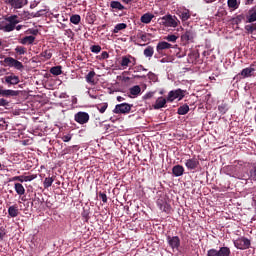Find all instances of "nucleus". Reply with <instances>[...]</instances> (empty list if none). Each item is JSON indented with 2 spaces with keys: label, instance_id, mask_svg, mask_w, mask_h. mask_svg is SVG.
<instances>
[{
  "label": "nucleus",
  "instance_id": "f257e3e1",
  "mask_svg": "<svg viewBox=\"0 0 256 256\" xmlns=\"http://www.w3.org/2000/svg\"><path fill=\"white\" fill-rule=\"evenodd\" d=\"M3 66L4 67H10V68H14L18 71H22L24 69V65L22 62L18 61L17 59L15 58H12V57H7V58H4L3 60Z\"/></svg>",
  "mask_w": 256,
  "mask_h": 256
},
{
  "label": "nucleus",
  "instance_id": "f03ea898",
  "mask_svg": "<svg viewBox=\"0 0 256 256\" xmlns=\"http://www.w3.org/2000/svg\"><path fill=\"white\" fill-rule=\"evenodd\" d=\"M196 37V32L190 28L186 29L183 34H181V43H183L184 46H187L189 43L194 42V39Z\"/></svg>",
  "mask_w": 256,
  "mask_h": 256
},
{
  "label": "nucleus",
  "instance_id": "7ed1b4c3",
  "mask_svg": "<svg viewBox=\"0 0 256 256\" xmlns=\"http://www.w3.org/2000/svg\"><path fill=\"white\" fill-rule=\"evenodd\" d=\"M133 104H128V103H122V104H117L114 109L113 113L117 115H127L132 111Z\"/></svg>",
  "mask_w": 256,
  "mask_h": 256
},
{
  "label": "nucleus",
  "instance_id": "20e7f679",
  "mask_svg": "<svg viewBox=\"0 0 256 256\" xmlns=\"http://www.w3.org/2000/svg\"><path fill=\"white\" fill-rule=\"evenodd\" d=\"M160 20H161L160 24L166 27L176 28L179 23V20L175 16H172L170 14L165 15L164 17L160 18Z\"/></svg>",
  "mask_w": 256,
  "mask_h": 256
},
{
  "label": "nucleus",
  "instance_id": "39448f33",
  "mask_svg": "<svg viewBox=\"0 0 256 256\" xmlns=\"http://www.w3.org/2000/svg\"><path fill=\"white\" fill-rule=\"evenodd\" d=\"M185 96V90L183 89H175V90H171L168 93L167 96V102L168 103H172L173 101H175L176 99H178L179 101H181Z\"/></svg>",
  "mask_w": 256,
  "mask_h": 256
},
{
  "label": "nucleus",
  "instance_id": "423d86ee",
  "mask_svg": "<svg viewBox=\"0 0 256 256\" xmlns=\"http://www.w3.org/2000/svg\"><path fill=\"white\" fill-rule=\"evenodd\" d=\"M233 244L236 249L244 251L250 248L251 241L246 237H240L233 241Z\"/></svg>",
  "mask_w": 256,
  "mask_h": 256
},
{
  "label": "nucleus",
  "instance_id": "0eeeda50",
  "mask_svg": "<svg viewBox=\"0 0 256 256\" xmlns=\"http://www.w3.org/2000/svg\"><path fill=\"white\" fill-rule=\"evenodd\" d=\"M206 256H231V249L229 247H220V250L211 248L206 252Z\"/></svg>",
  "mask_w": 256,
  "mask_h": 256
},
{
  "label": "nucleus",
  "instance_id": "6e6552de",
  "mask_svg": "<svg viewBox=\"0 0 256 256\" xmlns=\"http://www.w3.org/2000/svg\"><path fill=\"white\" fill-rule=\"evenodd\" d=\"M74 120H75L76 123L84 125L86 123H89V121H90V114L86 113V112H82V111L77 112L74 115Z\"/></svg>",
  "mask_w": 256,
  "mask_h": 256
},
{
  "label": "nucleus",
  "instance_id": "1a4fd4ad",
  "mask_svg": "<svg viewBox=\"0 0 256 256\" xmlns=\"http://www.w3.org/2000/svg\"><path fill=\"white\" fill-rule=\"evenodd\" d=\"M8 5L15 10L23 9L29 1L28 0H7Z\"/></svg>",
  "mask_w": 256,
  "mask_h": 256
},
{
  "label": "nucleus",
  "instance_id": "9d476101",
  "mask_svg": "<svg viewBox=\"0 0 256 256\" xmlns=\"http://www.w3.org/2000/svg\"><path fill=\"white\" fill-rule=\"evenodd\" d=\"M200 161L193 157L185 161V167L187 170L193 171L199 168Z\"/></svg>",
  "mask_w": 256,
  "mask_h": 256
},
{
  "label": "nucleus",
  "instance_id": "9b49d317",
  "mask_svg": "<svg viewBox=\"0 0 256 256\" xmlns=\"http://www.w3.org/2000/svg\"><path fill=\"white\" fill-rule=\"evenodd\" d=\"M167 242L172 249H178L181 245V240L178 236H167Z\"/></svg>",
  "mask_w": 256,
  "mask_h": 256
},
{
  "label": "nucleus",
  "instance_id": "f8f14e48",
  "mask_svg": "<svg viewBox=\"0 0 256 256\" xmlns=\"http://www.w3.org/2000/svg\"><path fill=\"white\" fill-rule=\"evenodd\" d=\"M4 82L6 84H8V87H11V86L18 85L20 80L17 75L12 74V75L4 77Z\"/></svg>",
  "mask_w": 256,
  "mask_h": 256
},
{
  "label": "nucleus",
  "instance_id": "ddd939ff",
  "mask_svg": "<svg viewBox=\"0 0 256 256\" xmlns=\"http://www.w3.org/2000/svg\"><path fill=\"white\" fill-rule=\"evenodd\" d=\"M3 86L0 85V96L2 97H17L19 95L18 91L12 89H2Z\"/></svg>",
  "mask_w": 256,
  "mask_h": 256
},
{
  "label": "nucleus",
  "instance_id": "4468645a",
  "mask_svg": "<svg viewBox=\"0 0 256 256\" xmlns=\"http://www.w3.org/2000/svg\"><path fill=\"white\" fill-rule=\"evenodd\" d=\"M172 48V44L171 43H167L165 41L159 42L158 46H156V51H158V53L160 55L163 54V51L165 50H169Z\"/></svg>",
  "mask_w": 256,
  "mask_h": 256
},
{
  "label": "nucleus",
  "instance_id": "2eb2a0df",
  "mask_svg": "<svg viewBox=\"0 0 256 256\" xmlns=\"http://www.w3.org/2000/svg\"><path fill=\"white\" fill-rule=\"evenodd\" d=\"M156 204L159 209L165 213H169L171 211V206L165 200L159 199Z\"/></svg>",
  "mask_w": 256,
  "mask_h": 256
},
{
  "label": "nucleus",
  "instance_id": "dca6fc26",
  "mask_svg": "<svg viewBox=\"0 0 256 256\" xmlns=\"http://www.w3.org/2000/svg\"><path fill=\"white\" fill-rule=\"evenodd\" d=\"M177 14L183 22L188 21L191 17L190 10L186 8H184L183 10H178Z\"/></svg>",
  "mask_w": 256,
  "mask_h": 256
},
{
  "label": "nucleus",
  "instance_id": "f3484780",
  "mask_svg": "<svg viewBox=\"0 0 256 256\" xmlns=\"http://www.w3.org/2000/svg\"><path fill=\"white\" fill-rule=\"evenodd\" d=\"M184 172H185V169L181 165H175L172 168V174L174 177H181L183 176Z\"/></svg>",
  "mask_w": 256,
  "mask_h": 256
},
{
  "label": "nucleus",
  "instance_id": "a211bd4d",
  "mask_svg": "<svg viewBox=\"0 0 256 256\" xmlns=\"http://www.w3.org/2000/svg\"><path fill=\"white\" fill-rule=\"evenodd\" d=\"M8 215L10 218H17L19 215V208L17 205L9 206Z\"/></svg>",
  "mask_w": 256,
  "mask_h": 256
},
{
  "label": "nucleus",
  "instance_id": "6ab92c4d",
  "mask_svg": "<svg viewBox=\"0 0 256 256\" xmlns=\"http://www.w3.org/2000/svg\"><path fill=\"white\" fill-rule=\"evenodd\" d=\"M166 103H167V98L165 99L164 97H159L158 99H156V102L154 104V109L159 110L165 107Z\"/></svg>",
  "mask_w": 256,
  "mask_h": 256
},
{
  "label": "nucleus",
  "instance_id": "aec40b11",
  "mask_svg": "<svg viewBox=\"0 0 256 256\" xmlns=\"http://www.w3.org/2000/svg\"><path fill=\"white\" fill-rule=\"evenodd\" d=\"M246 19V23H253L256 21V8H252L250 11H248Z\"/></svg>",
  "mask_w": 256,
  "mask_h": 256
},
{
  "label": "nucleus",
  "instance_id": "412c9836",
  "mask_svg": "<svg viewBox=\"0 0 256 256\" xmlns=\"http://www.w3.org/2000/svg\"><path fill=\"white\" fill-rule=\"evenodd\" d=\"M154 19V15L152 13H144L142 16H141V22L143 24H149L151 23V21Z\"/></svg>",
  "mask_w": 256,
  "mask_h": 256
},
{
  "label": "nucleus",
  "instance_id": "4be33fe9",
  "mask_svg": "<svg viewBox=\"0 0 256 256\" xmlns=\"http://www.w3.org/2000/svg\"><path fill=\"white\" fill-rule=\"evenodd\" d=\"M95 77H96V72H95V71H90V72L86 75V82H87L89 85H96Z\"/></svg>",
  "mask_w": 256,
  "mask_h": 256
},
{
  "label": "nucleus",
  "instance_id": "5701e85b",
  "mask_svg": "<svg viewBox=\"0 0 256 256\" xmlns=\"http://www.w3.org/2000/svg\"><path fill=\"white\" fill-rule=\"evenodd\" d=\"M255 72V68H252V66L250 68H244L241 70V73L239 75H241L244 78H248L252 76V73Z\"/></svg>",
  "mask_w": 256,
  "mask_h": 256
},
{
  "label": "nucleus",
  "instance_id": "b1692460",
  "mask_svg": "<svg viewBox=\"0 0 256 256\" xmlns=\"http://www.w3.org/2000/svg\"><path fill=\"white\" fill-rule=\"evenodd\" d=\"M131 63L132 60L130 59V55H126L122 57V60L120 61V66H122L123 69H127Z\"/></svg>",
  "mask_w": 256,
  "mask_h": 256
},
{
  "label": "nucleus",
  "instance_id": "393cba45",
  "mask_svg": "<svg viewBox=\"0 0 256 256\" xmlns=\"http://www.w3.org/2000/svg\"><path fill=\"white\" fill-rule=\"evenodd\" d=\"M14 189H15L16 194H18L20 196L25 195V187L22 184L15 183L14 184Z\"/></svg>",
  "mask_w": 256,
  "mask_h": 256
},
{
  "label": "nucleus",
  "instance_id": "a878e982",
  "mask_svg": "<svg viewBox=\"0 0 256 256\" xmlns=\"http://www.w3.org/2000/svg\"><path fill=\"white\" fill-rule=\"evenodd\" d=\"M15 26L16 25L10 23H7L6 25L0 24V30L3 32H12L15 30Z\"/></svg>",
  "mask_w": 256,
  "mask_h": 256
},
{
  "label": "nucleus",
  "instance_id": "bb28decb",
  "mask_svg": "<svg viewBox=\"0 0 256 256\" xmlns=\"http://www.w3.org/2000/svg\"><path fill=\"white\" fill-rule=\"evenodd\" d=\"M245 15L244 14H240L238 16H236L235 18H232V25H236L238 26L239 24H241L243 21H245Z\"/></svg>",
  "mask_w": 256,
  "mask_h": 256
},
{
  "label": "nucleus",
  "instance_id": "cd10ccee",
  "mask_svg": "<svg viewBox=\"0 0 256 256\" xmlns=\"http://www.w3.org/2000/svg\"><path fill=\"white\" fill-rule=\"evenodd\" d=\"M129 93L132 96H139L141 94V87L139 85H135L129 89Z\"/></svg>",
  "mask_w": 256,
  "mask_h": 256
},
{
  "label": "nucleus",
  "instance_id": "c85d7f7f",
  "mask_svg": "<svg viewBox=\"0 0 256 256\" xmlns=\"http://www.w3.org/2000/svg\"><path fill=\"white\" fill-rule=\"evenodd\" d=\"M190 111V108H189V105L188 104H184V105H181L179 108H178V114L183 116V115H187Z\"/></svg>",
  "mask_w": 256,
  "mask_h": 256
},
{
  "label": "nucleus",
  "instance_id": "c756f323",
  "mask_svg": "<svg viewBox=\"0 0 256 256\" xmlns=\"http://www.w3.org/2000/svg\"><path fill=\"white\" fill-rule=\"evenodd\" d=\"M35 39L36 38L34 36H26L25 38L20 40V43L22 45H26V44L32 45L35 42Z\"/></svg>",
  "mask_w": 256,
  "mask_h": 256
},
{
  "label": "nucleus",
  "instance_id": "7c9ffc66",
  "mask_svg": "<svg viewBox=\"0 0 256 256\" xmlns=\"http://www.w3.org/2000/svg\"><path fill=\"white\" fill-rule=\"evenodd\" d=\"M18 18H19V17H18L17 15H12V16H9V17L5 18V20H6L7 22H9V24H12V25H14V26H17V25L20 23V21H19Z\"/></svg>",
  "mask_w": 256,
  "mask_h": 256
},
{
  "label": "nucleus",
  "instance_id": "2f4dec72",
  "mask_svg": "<svg viewBox=\"0 0 256 256\" xmlns=\"http://www.w3.org/2000/svg\"><path fill=\"white\" fill-rule=\"evenodd\" d=\"M127 29V24L126 23H118L116 26H114V29H113V34H117L118 32L120 31H123Z\"/></svg>",
  "mask_w": 256,
  "mask_h": 256
},
{
  "label": "nucleus",
  "instance_id": "473e14b6",
  "mask_svg": "<svg viewBox=\"0 0 256 256\" xmlns=\"http://www.w3.org/2000/svg\"><path fill=\"white\" fill-rule=\"evenodd\" d=\"M110 7L118 11H123L125 9L124 6L121 4V2H118V1H112L110 3Z\"/></svg>",
  "mask_w": 256,
  "mask_h": 256
},
{
  "label": "nucleus",
  "instance_id": "72a5a7b5",
  "mask_svg": "<svg viewBox=\"0 0 256 256\" xmlns=\"http://www.w3.org/2000/svg\"><path fill=\"white\" fill-rule=\"evenodd\" d=\"M50 73L53 76H60L62 74V66H55L50 68Z\"/></svg>",
  "mask_w": 256,
  "mask_h": 256
},
{
  "label": "nucleus",
  "instance_id": "f704fd0d",
  "mask_svg": "<svg viewBox=\"0 0 256 256\" xmlns=\"http://www.w3.org/2000/svg\"><path fill=\"white\" fill-rule=\"evenodd\" d=\"M143 55H144V57H147V58L153 57V55H154L153 47L152 46H148L146 49H144Z\"/></svg>",
  "mask_w": 256,
  "mask_h": 256
},
{
  "label": "nucleus",
  "instance_id": "c9c22d12",
  "mask_svg": "<svg viewBox=\"0 0 256 256\" xmlns=\"http://www.w3.org/2000/svg\"><path fill=\"white\" fill-rule=\"evenodd\" d=\"M108 103H102L96 105V109H98L99 113L104 114L108 109Z\"/></svg>",
  "mask_w": 256,
  "mask_h": 256
},
{
  "label": "nucleus",
  "instance_id": "e433bc0d",
  "mask_svg": "<svg viewBox=\"0 0 256 256\" xmlns=\"http://www.w3.org/2000/svg\"><path fill=\"white\" fill-rule=\"evenodd\" d=\"M53 183H54L53 177H46L43 183L44 189L50 188L51 185H53Z\"/></svg>",
  "mask_w": 256,
  "mask_h": 256
},
{
  "label": "nucleus",
  "instance_id": "4c0bfd02",
  "mask_svg": "<svg viewBox=\"0 0 256 256\" xmlns=\"http://www.w3.org/2000/svg\"><path fill=\"white\" fill-rule=\"evenodd\" d=\"M227 4L229 9L237 10L239 8V4L237 0H228Z\"/></svg>",
  "mask_w": 256,
  "mask_h": 256
},
{
  "label": "nucleus",
  "instance_id": "58836bf2",
  "mask_svg": "<svg viewBox=\"0 0 256 256\" xmlns=\"http://www.w3.org/2000/svg\"><path fill=\"white\" fill-rule=\"evenodd\" d=\"M40 57H43L45 60H49L51 57H53V53L51 50H45L42 53H40Z\"/></svg>",
  "mask_w": 256,
  "mask_h": 256
},
{
  "label": "nucleus",
  "instance_id": "ea45409f",
  "mask_svg": "<svg viewBox=\"0 0 256 256\" xmlns=\"http://www.w3.org/2000/svg\"><path fill=\"white\" fill-rule=\"evenodd\" d=\"M80 21H81V17L78 14H75L70 17V22L74 25H79Z\"/></svg>",
  "mask_w": 256,
  "mask_h": 256
},
{
  "label": "nucleus",
  "instance_id": "a19ab883",
  "mask_svg": "<svg viewBox=\"0 0 256 256\" xmlns=\"http://www.w3.org/2000/svg\"><path fill=\"white\" fill-rule=\"evenodd\" d=\"M245 30L247 31L248 34H253L254 31H256V23L246 25Z\"/></svg>",
  "mask_w": 256,
  "mask_h": 256
},
{
  "label": "nucleus",
  "instance_id": "79ce46f5",
  "mask_svg": "<svg viewBox=\"0 0 256 256\" xmlns=\"http://www.w3.org/2000/svg\"><path fill=\"white\" fill-rule=\"evenodd\" d=\"M137 39H141V41L143 42H147L148 41V38H147V33L146 32H137V35H136Z\"/></svg>",
  "mask_w": 256,
  "mask_h": 256
},
{
  "label": "nucleus",
  "instance_id": "37998d69",
  "mask_svg": "<svg viewBox=\"0 0 256 256\" xmlns=\"http://www.w3.org/2000/svg\"><path fill=\"white\" fill-rule=\"evenodd\" d=\"M227 111H229L227 104L223 103V104L218 105V112H220L222 115L226 114Z\"/></svg>",
  "mask_w": 256,
  "mask_h": 256
},
{
  "label": "nucleus",
  "instance_id": "c03bdc74",
  "mask_svg": "<svg viewBox=\"0 0 256 256\" xmlns=\"http://www.w3.org/2000/svg\"><path fill=\"white\" fill-rule=\"evenodd\" d=\"M6 237H7V230L4 226H1L0 227V242L4 241Z\"/></svg>",
  "mask_w": 256,
  "mask_h": 256
},
{
  "label": "nucleus",
  "instance_id": "a18cd8bd",
  "mask_svg": "<svg viewBox=\"0 0 256 256\" xmlns=\"http://www.w3.org/2000/svg\"><path fill=\"white\" fill-rule=\"evenodd\" d=\"M224 16H227V11L225 10V8L218 9L216 17L223 18Z\"/></svg>",
  "mask_w": 256,
  "mask_h": 256
},
{
  "label": "nucleus",
  "instance_id": "49530a36",
  "mask_svg": "<svg viewBox=\"0 0 256 256\" xmlns=\"http://www.w3.org/2000/svg\"><path fill=\"white\" fill-rule=\"evenodd\" d=\"M15 52L18 53L20 56L25 55L26 53V48L23 46H18L15 48Z\"/></svg>",
  "mask_w": 256,
  "mask_h": 256
},
{
  "label": "nucleus",
  "instance_id": "de8ad7c7",
  "mask_svg": "<svg viewBox=\"0 0 256 256\" xmlns=\"http://www.w3.org/2000/svg\"><path fill=\"white\" fill-rule=\"evenodd\" d=\"M166 41H169V42H172V43H175L178 39V37L175 35V34H172V35H168L164 38Z\"/></svg>",
  "mask_w": 256,
  "mask_h": 256
},
{
  "label": "nucleus",
  "instance_id": "09e8293b",
  "mask_svg": "<svg viewBox=\"0 0 256 256\" xmlns=\"http://www.w3.org/2000/svg\"><path fill=\"white\" fill-rule=\"evenodd\" d=\"M90 51H92L95 54H98L99 52L102 51V47L99 45H93L90 47Z\"/></svg>",
  "mask_w": 256,
  "mask_h": 256
},
{
  "label": "nucleus",
  "instance_id": "8fccbe9b",
  "mask_svg": "<svg viewBox=\"0 0 256 256\" xmlns=\"http://www.w3.org/2000/svg\"><path fill=\"white\" fill-rule=\"evenodd\" d=\"M99 199H101L102 202L107 203L108 202V196L104 192H99Z\"/></svg>",
  "mask_w": 256,
  "mask_h": 256
},
{
  "label": "nucleus",
  "instance_id": "3c124183",
  "mask_svg": "<svg viewBox=\"0 0 256 256\" xmlns=\"http://www.w3.org/2000/svg\"><path fill=\"white\" fill-rule=\"evenodd\" d=\"M148 79L152 82H157L158 80V77L156 74L152 73V72H149L148 73Z\"/></svg>",
  "mask_w": 256,
  "mask_h": 256
},
{
  "label": "nucleus",
  "instance_id": "603ef678",
  "mask_svg": "<svg viewBox=\"0 0 256 256\" xmlns=\"http://www.w3.org/2000/svg\"><path fill=\"white\" fill-rule=\"evenodd\" d=\"M250 178L253 181H256V166H254L251 170H250Z\"/></svg>",
  "mask_w": 256,
  "mask_h": 256
},
{
  "label": "nucleus",
  "instance_id": "864d4df0",
  "mask_svg": "<svg viewBox=\"0 0 256 256\" xmlns=\"http://www.w3.org/2000/svg\"><path fill=\"white\" fill-rule=\"evenodd\" d=\"M72 140V134H67V135H63L62 136V141L64 142V143H68V142H70Z\"/></svg>",
  "mask_w": 256,
  "mask_h": 256
},
{
  "label": "nucleus",
  "instance_id": "5fc2aeb1",
  "mask_svg": "<svg viewBox=\"0 0 256 256\" xmlns=\"http://www.w3.org/2000/svg\"><path fill=\"white\" fill-rule=\"evenodd\" d=\"M24 176H14L13 178H12V181L14 182V181H19L20 183H23L24 182Z\"/></svg>",
  "mask_w": 256,
  "mask_h": 256
},
{
  "label": "nucleus",
  "instance_id": "6e6d98bb",
  "mask_svg": "<svg viewBox=\"0 0 256 256\" xmlns=\"http://www.w3.org/2000/svg\"><path fill=\"white\" fill-rule=\"evenodd\" d=\"M141 71L147 72V69L144 68L142 65L134 68V72H141Z\"/></svg>",
  "mask_w": 256,
  "mask_h": 256
},
{
  "label": "nucleus",
  "instance_id": "4d7b16f0",
  "mask_svg": "<svg viewBox=\"0 0 256 256\" xmlns=\"http://www.w3.org/2000/svg\"><path fill=\"white\" fill-rule=\"evenodd\" d=\"M9 104L6 99H0V107H7Z\"/></svg>",
  "mask_w": 256,
  "mask_h": 256
},
{
  "label": "nucleus",
  "instance_id": "13d9d810",
  "mask_svg": "<svg viewBox=\"0 0 256 256\" xmlns=\"http://www.w3.org/2000/svg\"><path fill=\"white\" fill-rule=\"evenodd\" d=\"M109 58V53L107 51H104L100 55V59L105 60Z\"/></svg>",
  "mask_w": 256,
  "mask_h": 256
},
{
  "label": "nucleus",
  "instance_id": "bf43d9fd",
  "mask_svg": "<svg viewBox=\"0 0 256 256\" xmlns=\"http://www.w3.org/2000/svg\"><path fill=\"white\" fill-rule=\"evenodd\" d=\"M33 179H36L35 176H24L23 180L24 182H31Z\"/></svg>",
  "mask_w": 256,
  "mask_h": 256
},
{
  "label": "nucleus",
  "instance_id": "052dcab7",
  "mask_svg": "<svg viewBox=\"0 0 256 256\" xmlns=\"http://www.w3.org/2000/svg\"><path fill=\"white\" fill-rule=\"evenodd\" d=\"M154 96L153 92H149L146 95L143 96V99L148 100L151 99Z\"/></svg>",
  "mask_w": 256,
  "mask_h": 256
},
{
  "label": "nucleus",
  "instance_id": "680f3d73",
  "mask_svg": "<svg viewBox=\"0 0 256 256\" xmlns=\"http://www.w3.org/2000/svg\"><path fill=\"white\" fill-rule=\"evenodd\" d=\"M129 59L131 60V65L135 66L136 65V58H134L132 55H130Z\"/></svg>",
  "mask_w": 256,
  "mask_h": 256
},
{
  "label": "nucleus",
  "instance_id": "e2e57ef3",
  "mask_svg": "<svg viewBox=\"0 0 256 256\" xmlns=\"http://www.w3.org/2000/svg\"><path fill=\"white\" fill-rule=\"evenodd\" d=\"M38 4H39V2H36V1L31 2L30 9H35Z\"/></svg>",
  "mask_w": 256,
  "mask_h": 256
},
{
  "label": "nucleus",
  "instance_id": "0e129e2a",
  "mask_svg": "<svg viewBox=\"0 0 256 256\" xmlns=\"http://www.w3.org/2000/svg\"><path fill=\"white\" fill-rule=\"evenodd\" d=\"M30 34L33 35V36H37L38 35V29L30 30Z\"/></svg>",
  "mask_w": 256,
  "mask_h": 256
},
{
  "label": "nucleus",
  "instance_id": "69168bd1",
  "mask_svg": "<svg viewBox=\"0 0 256 256\" xmlns=\"http://www.w3.org/2000/svg\"><path fill=\"white\" fill-rule=\"evenodd\" d=\"M126 99L125 98H123L122 96H117V101L119 102V103H121V102H123V101H125Z\"/></svg>",
  "mask_w": 256,
  "mask_h": 256
},
{
  "label": "nucleus",
  "instance_id": "338daca9",
  "mask_svg": "<svg viewBox=\"0 0 256 256\" xmlns=\"http://www.w3.org/2000/svg\"><path fill=\"white\" fill-rule=\"evenodd\" d=\"M134 0H122V2L126 5H129L130 3H132Z\"/></svg>",
  "mask_w": 256,
  "mask_h": 256
},
{
  "label": "nucleus",
  "instance_id": "774afa93",
  "mask_svg": "<svg viewBox=\"0 0 256 256\" xmlns=\"http://www.w3.org/2000/svg\"><path fill=\"white\" fill-rule=\"evenodd\" d=\"M134 78H136V79H140V78L145 79L146 76L145 75H135Z\"/></svg>",
  "mask_w": 256,
  "mask_h": 256
}]
</instances>
